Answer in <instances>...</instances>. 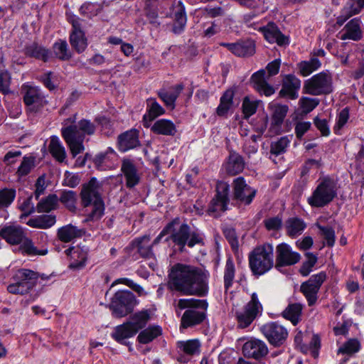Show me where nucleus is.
I'll list each match as a JSON object with an SVG mask.
<instances>
[{"label":"nucleus","mask_w":364,"mask_h":364,"mask_svg":"<svg viewBox=\"0 0 364 364\" xmlns=\"http://www.w3.org/2000/svg\"><path fill=\"white\" fill-rule=\"evenodd\" d=\"M360 349V343L356 338H350L343 343L338 350V353L351 355Z\"/></svg>","instance_id":"nucleus-51"},{"label":"nucleus","mask_w":364,"mask_h":364,"mask_svg":"<svg viewBox=\"0 0 364 364\" xmlns=\"http://www.w3.org/2000/svg\"><path fill=\"white\" fill-rule=\"evenodd\" d=\"M258 107V103L256 101H252L249 97H245L242 102V112L245 119L249 118L253 115Z\"/></svg>","instance_id":"nucleus-57"},{"label":"nucleus","mask_w":364,"mask_h":364,"mask_svg":"<svg viewBox=\"0 0 364 364\" xmlns=\"http://www.w3.org/2000/svg\"><path fill=\"white\" fill-rule=\"evenodd\" d=\"M235 275V264L232 258L229 257L226 260L225 267L224 269V288L225 291H228L232 287L234 282Z\"/></svg>","instance_id":"nucleus-46"},{"label":"nucleus","mask_w":364,"mask_h":364,"mask_svg":"<svg viewBox=\"0 0 364 364\" xmlns=\"http://www.w3.org/2000/svg\"><path fill=\"white\" fill-rule=\"evenodd\" d=\"M56 222L55 216L53 215H41L31 218L27 225L31 228L39 229H48L52 227Z\"/></svg>","instance_id":"nucleus-42"},{"label":"nucleus","mask_w":364,"mask_h":364,"mask_svg":"<svg viewBox=\"0 0 364 364\" xmlns=\"http://www.w3.org/2000/svg\"><path fill=\"white\" fill-rule=\"evenodd\" d=\"M264 225L267 230H279L282 225V220L279 216H275L265 219Z\"/></svg>","instance_id":"nucleus-62"},{"label":"nucleus","mask_w":364,"mask_h":364,"mask_svg":"<svg viewBox=\"0 0 364 364\" xmlns=\"http://www.w3.org/2000/svg\"><path fill=\"white\" fill-rule=\"evenodd\" d=\"M25 54L28 57L42 60L44 62H46L50 57L49 50L36 43H33L25 48Z\"/></svg>","instance_id":"nucleus-43"},{"label":"nucleus","mask_w":364,"mask_h":364,"mask_svg":"<svg viewBox=\"0 0 364 364\" xmlns=\"http://www.w3.org/2000/svg\"><path fill=\"white\" fill-rule=\"evenodd\" d=\"M303 306L299 303L289 304L282 311V316L296 326L301 320Z\"/></svg>","instance_id":"nucleus-41"},{"label":"nucleus","mask_w":364,"mask_h":364,"mask_svg":"<svg viewBox=\"0 0 364 364\" xmlns=\"http://www.w3.org/2000/svg\"><path fill=\"white\" fill-rule=\"evenodd\" d=\"M245 168L243 158L236 152H231L225 164L226 172L232 176L241 173Z\"/></svg>","instance_id":"nucleus-33"},{"label":"nucleus","mask_w":364,"mask_h":364,"mask_svg":"<svg viewBox=\"0 0 364 364\" xmlns=\"http://www.w3.org/2000/svg\"><path fill=\"white\" fill-rule=\"evenodd\" d=\"M99 186L96 179H91L81 191L82 203L84 207L92 205L87 220H98L104 215L105 205L99 193Z\"/></svg>","instance_id":"nucleus-6"},{"label":"nucleus","mask_w":364,"mask_h":364,"mask_svg":"<svg viewBox=\"0 0 364 364\" xmlns=\"http://www.w3.org/2000/svg\"><path fill=\"white\" fill-rule=\"evenodd\" d=\"M223 234L229 242L231 247L232 249H237L238 247V240L235 229L232 228H226L223 230Z\"/></svg>","instance_id":"nucleus-64"},{"label":"nucleus","mask_w":364,"mask_h":364,"mask_svg":"<svg viewBox=\"0 0 364 364\" xmlns=\"http://www.w3.org/2000/svg\"><path fill=\"white\" fill-rule=\"evenodd\" d=\"M210 274L205 268L191 264H174L169 274L170 285L186 296L203 297L209 291Z\"/></svg>","instance_id":"nucleus-1"},{"label":"nucleus","mask_w":364,"mask_h":364,"mask_svg":"<svg viewBox=\"0 0 364 364\" xmlns=\"http://www.w3.org/2000/svg\"><path fill=\"white\" fill-rule=\"evenodd\" d=\"M95 129L94 123L85 119L76 123L74 116L63 121L61 134L73 157L84 151L85 136L94 134Z\"/></svg>","instance_id":"nucleus-3"},{"label":"nucleus","mask_w":364,"mask_h":364,"mask_svg":"<svg viewBox=\"0 0 364 364\" xmlns=\"http://www.w3.org/2000/svg\"><path fill=\"white\" fill-rule=\"evenodd\" d=\"M144 9L149 23L159 26L160 23L157 21L158 0H145Z\"/></svg>","instance_id":"nucleus-49"},{"label":"nucleus","mask_w":364,"mask_h":364,"mask_svg":"<svg viewBox=\"0 0 364 364\" xmlns=\"http://www.w3.org/2000/svg\"><path fill=\"white\" fill-rule=\"evenodd\" d=\"M301 87V80L294 75L289 74L284 76L282 89L279 92L281 97L296 100L299 97L298 92Z\"/></svg>","instance_id":"nucleus-22"},{"label":"nucleus","mask_w":364,"mask_h":364,"mask_svg":"<svg viewBox=\"0 0 364 364\" xmlns=\"http://www.w3.org/2000/svg\"><path fill=\"white\" fill-rule=\"evenodd\" d=\"M232 200L240 204L250 205L256 195V190L247 184L243 177L235 178L232 183Z\"/></svg>","instance_id":"nucleus-18"},{"label":"nucleus","mask_w":364,"mask_h":364,"mask_svg":"<svg viewBox=\"0 0 364 364\" xmlns=\"http://www.w3.org/2000/svg\"><path fill=\"white\" fill-rule=\"evenodd\" d=\"M249 267L252 275L259 277L270 271L274 267V247L264 242L257 245L248 255Z\"/></svg>","instance_id":"nucleus-4"},{"label":"nucleus","mask_w":364,"mask_h":364,"mask_svg":"<svg viewBox=\"0 0 364 364\" xmlns=\"http://www.w3.org/2000/svg\"><path fill=\"white\" fill-rule=\"evenodd\" d=\"M333 90V77L328 71H323L304 81L303 92L311 95H326Z\"/></svg>","instance_id":"nucleus-9"},{"label":"nucleus","mask_w":364,"mask_h":364,"mask_svg":"<svg viewBox=\"0 0 364 364\" xmlns=\"http://www.w3.org/2000/svg\"><path fill=\"white\" fill-rule=\"evenodd\" d=\"M153 314L154 311L151 309H143L138 311V330L146 326Z\"/></svg>","instance_id":"nucleus-63"},{"label":"nucleus","mask_w":364,"mask_h":364,"mask_svg":"<svg viewBox=\"0 0 364 364\" xmlns=\"http://www.w3.org/2000/svg\"><path fill=\"white\" fill-rule=\"evenodd\" d=\"M260 332L269 343L275 348L283 346L289 336L287 328L278 321H270L264 323L260 327Z\"/></svg>","instance_id":"nucleus-13"},{"label":"nucleus","mask_w":364,"mask_h":364,"mask_svg":"<svg viewBox=\"0 0 364 364\" xmlns=\"http://www.w3.org/2000/svg\"><path fill=\"white\" fill-rule=\"evenodd\" d=\"M80 12L85 17L91 18L98 14V6L93 3H85L81 6Z\"/></svg>","instance_id":"nucleus-60"},{"label":"nucleus","mask_w":364,"mask_h":364,"mask_svg":"<svg viewBox=\"0 0 364 364\" xmlns=\"http://www.w3.org/2000/svg\"><path fill=\"white\" fill-rule=\"evenodd\" d=\"M35 166V158L33 156H25L21 163L18 170L17 175L19 177L28 175Z\"/></svg>","instance_id":"nucleus-55"},{"label":"nucleus","mask_w":364,"mask_h":364,"mask_svg":"<svg viewBox=\"0 0 364 364\" xmlns=\"http://www.w3.org/2000/svg\"><path fill=\"white\" fill-rule=\"evenodd\" d=\"M258 31L270 43H276L279 46H286L290 43L289 38L284 35L274 22H269L266 26L259 27Z\"/></svg>","instance_id":"nucleus-19"},{"label":"nucleus","mask_w":364,"mask_h":364,"mask_svg":"<svg viewBox=\"0 0 364 364\" xmlns=\"http://www.w3.org/2000/svg\"><path fill=\"white\" fill-rule=\"evenodd\" d=\"M230 186L225 181H218L216 184V193L210 200L207 212L213 217H218L227 210L229 203Z\"/></svg>","instance_id":"nucleus-14"},{"label":"nucleus","mask_w":364,"mask_h":364,"mask_svg":"<svg viewBox=\"0 0 364 364\" xmlns=\"http://www.w3.org/2000/svg\"><path fill=\"white\" fill-rule=\"evenodd\" d=\"M0 235L11 245H21L26 236L23 230L18 226H8L2 228Z\"/></svg>","instance_id":"nucleus-30"},{"label":"nucleus","mask_w":364,"mask_h":364,"mask_svg":"<svg viewBox=\"0 0 364 364\" xmlns=\"http://www.w3.org/2000/svg\"><path fill=\"white\" fill-rule=\"evenodd\" d=\"M50 152L58 161L63 162L66 157L65 147L56 136H53L49 145Z\"/></svg>","instance_id":"nucleus-47"},{"label":"nucleus","mask_w":364,"mask_h":364,"mask_svg":"<svg viewBox=\"0 0 364 364\" xmlns=\"http://www.w3.org/2000/svg\"><path fill=\"white\" fill-rule=\"evenodd\" d=\"M235 91L228 89L224 92L220 100V104L216 109V113L220 117L225 116L233 105Z\"/></svg>","instance_id":"nucleus-40"},{"label":"nucleus","mask_w":364,"mask_h":364,"mask_svg":"<svg viewBox=\"0 0 364 364\" xmlns=\"http://www.w3.org/2000/svg\"><path fill=\"white\" fill-rule=\"evenodd\" d=\"M289 140L287 136L281 137L276 142L271 144L270 152L274 155H279L286 151L287 147L289 144Z\"/></svg>","instance_id":"nucleus-59"},{"label":"nucleus","mask_w":364,"mask_h":364,"mask_svg":"<svg viewBox=\"0 0 364 364\" xmlns=\"http://www.w3.org/2000/svg\"><path fill=\"white\" fill-rule=\"evenodd\" d=\"M269 108L272 111V122L269 132L272 134H278L282 124L289 111V107L279 103H271Z\"/></svg>","instance_id":"nucleus-24"},{"label":"nucleus","mask_w":364,"mask_h":364,"mask_svg":"<svg viewBox=\"0 0 364 364\" xmlns=\"http://www.w3.org/2000/svg\"><path fill=\"white\" fill-rule=\"evenodd\" d=\"M321 65V63L317 58H311L309 60H303L297 64L299 73L304 77L309 75Z\"/></svg>","instance_id":"nucleus-44"},{"label":"nucleus","mask_w":364,"mask_h":364,"mask_svg":"<svg viewBox=\"0 0 364 364\" xmlns=\"http://www.w3.org/2000/svg\"><path fill=\"white\" fill-rule=\"evenodd\" d=\"M53 53L56 58L61 60H68L71 58V53L68 49L65 41L55 42L53 46Z\"/></svg>","instance_id":"nucleus-50"},{"label":"nucleus","mask_w":364,"mask_h":364,"mask_svg":"<svg viewBox=\"0 0 364 364\" xmlns=\"http://www.w3.org/2000/svg\"><path fill=\"white\" fill-rule=\"evenodd\" d=\"M72 257L74 261L69 264V267L73 269H81L85 264L87 258V250L78 247L73 251Z\"/></svg>","instance_id":"nucleus-48"},{"label":"nucleus","mask_w":364,"mask_h":364,"mask_svg":"<svg viewBox=\"0 0 364 364\" xmlns=\"http://www.w3.org/2000/svg\"><path fill=\"white\" fill-rule=\"evenodd\" d=\"M138 254L143 258L150 260L146 262L144 264H141V267H145L147 264L151 269H154L156 265L154 254L151 250V243L149 236H144L141 239H138Z\"/></svg>","instance_id":"nucleus-27"},{"label":"nucleus","mask_w":364,"mask_h":364,"mask_svg":"<svg viewBox=\"0 0 364 364\" xmlns=\"http://www.w3.org/2000/svg\"><path fill=\"white\" fill-rule=\"evenodd\" d=\"M208 306L206 300L196 299H180L176 308L187 309L181 317V327L187 328L201 323L206 317L205 311Z\"/></svg>","instance_id":"nucleus-5"},{"label":"nucleus","mask_w":364,"mask_h":364,"mask_svg":"<svg viewBox=\"0 0 364 364\" xmlns=\"http://www.w3.org/2000/svg\"><path fill=\"white\" fill-rule=\"evenodd\" d=\"M60 202L63 203L70 210H73L75 208L76 194L74 191H63L60 194Z\"/></svg>","instance_id":"nucleus-58"},{"label":"nucleus","mask_w":364,"mask_h":364,"mask_svg":"<svg viewBox=\"0 0 364 364\" xmlns=\"http://www.w3.org/2000/svg\"><path fill=\"white\" fill-rule=\"evenodd\" d=\"M148 113L144 116V125L150 126V122L165 113V109L154 99L147 101Z\"/></svg>","instance_id":"nucleus-39"},{"label":"nucleus","mask_w":364,"mask_h":364,"mask_svg":"<svg viewBox=\"0 0 364 364\" xmlns=\"http://www.w3.org/2000/svg\"><path fill=\"white\" fill-rule=\"evenodd\" d=\"M318 229L321 232L326 242V245L328 247H333L335 243V231L331 227H325L322 225H318Z\"/></svg>","instance_id":"nucleus-61"},{"label":"nucleus","mask_w":364,"mask_h":364,"mask_svg":"<svg viewBox=\"0 0 364 364\" xmlns=\"http://www.w3.org/2000/svg\"><path fill=\"white\" fill-rule=\"evenodd\" d=\"M336 196V183L333 179L326 177L318 183L307 201L313 208H323L333 201Z\"/></svg>","instance_id":"nucleus-7"},{"label":"nucleus","mask_w":364,"mask_h":364,"mask_svg":"<svg viewBox=\"0 0 364 364\" xmlns=\"http://www.w3.org/2000/svg\"><path fill=\"white\" fill-rule=\"evenodd\" d=\"M136 333V318L133 316L130 321L116 326L112 333V337L117 342L125 343V340L133 337Z\"/></svg>","instance_id":"nucleus-23"},{"label":"nucleus","mask_w":364,"mask_h":364,"mask_svg":"<svg viewBox=\"0 0 364 364\" xmlns=\"http://www.w3.org/2000/svg\"><path fill=\"white\" fill-rule=\"evenodd\" d=\"M85 233L83 229H80L71 224L61 227L58 230V239L63 242H70L75 238L82 237Z\"/></svg>","instance_id":"nucleus-32"},{"label":"nucleus","mask_w":364,"mask_h":364,"mask_svg":"<svg viewBox=\"0 0 364 364\" xmlns=\"http://www.w3.org/2000/svg\"><path fill=\"white\" fill-rule=\"evenodd\" d=\"M121 170L126 179V185L132 188L136 184V168L134 163L130 159H124Z\"/></svg>","instance_id":"nucleus-35"},{"label":"nucleus","mask_w":364,"mask_h":364,"mask_svg":"<svg viewBox=\"0 0 364 364\" xmlns=\"http://www.w3.org/2000/svg\"><path fill=\"white\" fill-rule=\"evenodd\" d=\"M73 31L70 36V43L77 52H83L87 46V41L81 29V22L79 18L72 19Z\"/></svg>","instance_id":"nucleus-21"},{"label":"nucleus","mask_w":364,"mask_h":364,"mask_svg":"<svg viewBox=\"0 0 364 364\" xmlns=\"http://www.w3.org/2000/svg\"><path fill=\"white\" fill-rule=\"evenodd\" d=\"M172 18H173V33L176 35L182 33L186 28L187 17L185 6L181 1H178L173 5Z\"/></svg>","instance_id":"nucleus-25"},{"label":"nucleus","mask_w":364,"mask_h":364,"mask_svg":"<svg viewBox=\"0 0 364 364\" xmlns=\"http://www.w3.org/2000/svg\"><path fill=\"white\" fill-rule=\"evenodd\" d=\"M38 273L27 269H18L14 276V282L7 287L9 293L26 294L36 285Z\"/></svg>","instance_id":"nucleus-11"},{"label":"nucleus","mask_w":364,"mask_h":364,"mask_svg":"<svg viewBox=\"0 0 364 364\" xmlns=\"http://www.w3.org/2000/svg\"><path fill=\"white\" fill-rule=\"evenodd\" d=\"M319 104V100L308 97H302L299 100V105L304 114H308L314 110Z\"/></svg>","instance_id":"nucleus-56"},{"label":"nucleus","mask_w":364,"mask_h":364,"mask_svg":"<svg viewBox=\"0 0 364 364\" xmlns=\"http://www.w3.org/2000/svg\"><path fill=\"white\" fill-rule=\"evenodd\" d=\"M23 102L29 112H37L47 103L41 90L38 87L28 85L22 86Z\"/></svg>","instance_id":"nucleus-16"},{"label":"nucleus","mask_w":364,"mask_h":364,"mask_svg":"<svg viewBox=\"0 0 364 364\" xmlns=\"http://www.w3.org/2000/svg\"><path fill=\"white\" fill-rule=\"evenodd\" d=\"M162 334V328L158 325L149 326L138 334V343L149 344Z\"/></svg>","instance_id":"nucleus-36"},{"label":"nucleus","mask_w":364,"mask_h":364,"mask_svg":"<svg viewBox=\"0 0 364 364\" xmlns=\"http://www.w3.org/2000/svg\"><path fill=\"white\" fill-rule=\"evenodd\" d=\"M305 256L306 257L307 260L303 262L299 269V273L303 277H307L311 273L313 267L318 260L317 257L311 252H306Z\"/></svg>","instance_id":"nucleus-54"},{"label":"nucleus","mask_w":364,"mask_h":364,"mask_svg":"<svg viewBox=\"0 0 364 364\" xmlns=\"http://www.w3.org/2000/svg\"><path fill=\"white\" fill-rule=\"evenodd\" d=\"M16 198V190L3 188L0 190V209L8 208Z\"/></svg>","instance_id":"nucleus-52"},{"label":"nucleus","mask_w":364,"mask_h":364,"mask_svg":"<svg viewBox=\"0 0 364 364\" xmlns=\"http://www.w3.org/2000/svg\"><path fill=\"white\" fill-rule=\"evenodd\" d=\"M275 268L290 267L298 263L301 259L299 252L293 251L291 247L285 242H282L276 246L275 249Z\"/></svg>","instance_id":"nucleus-17"},{"label":"nucleus","mask_w":364,"mask_h":364,"mask_svg":"<svg viewBox=\"0 0 364 364\" xmlns=\"http://www.w3.org/2000/svg\"><path fill=\"white\" fill-rule=\"evenodd\" d=\"M280 64L281 60L275 59L267 64L266 67L267 75L266 71L262 69L252 75L253 87L259 94L269 97L275 92L274 88L268 83V80L279 73Z\"/></svg>","instance_id":"nucleus-8"},{"label":"nucleus","mask_w":364,"mask_h":364,"mask_svg":"<svg viewBox=\"0 0 364 364\" xmlns=\"http://www.w3.org/2000/svg\"><path fill=\"white\" fill-rule=\"evenodd\" d=\"M262 305L258 299L257 294L256 293L252 294L250 301L244 306L242 309L236 311L235 317L237 327L246 328L250 326L255 318L262 314Z\"/></svg>","instance_id":"nucleus-12"},{"label":"nucleus","mask_w":364,"mask_h":364,"mask_svg":"<svg viewBox=\"0 0 364 364\" xmlns=\"http://www.w3.org/2000/svg\"><path fill=\"white\" fill-rule=\"evenodd\" d=\"M58 205V196L55 194H50L39 201L36 206V211L38 213H49L56 209Z\"/></svg>","instance_id":"nucleus-45"},{"label":"nucleus","mask_w":364,"mask_h":364,"mask_svg":"<svg viewBox=\"0 0 364 364\" xmlns=\"http://www.w3.org/2000/svg\"><path fill=\"white\" fill-rule=\"evenodd\" d=\"M306 224L305 222L297 217L290 218L285 222L287 234L290 237H296L301 235L305 230Z\"/></svg>","instance_id":"nucleus-37"},{"label":"nucleus","mask_w":364,"mask_h":364,"mask_svg":"<svg viewBox=\"0 0 364 364\" xmlns=\"http://www.w3.org/2000/svg\"><path fill=\"white\" fill-rule=\"evenodd\" d=\"M136 304V298L132 292L120 290L112 297L109 308L114 318H123L133 311Z\"/></svg>","instance_id":"nucleus-10"},{"label":"nucleus","mask_w":364,"mask_h":364,"mask_svg":"<svg viewBox=\"0 0 364 364\" xmlns=\"http://www.w3.org/2000/svg\"><path fill=\"white\" fill-rule=\"evenodd\" d=\"M183 89L184 85L180 83L172 86L170 91L165 89L160 90L158 92V96L167 107L173 109L176 107V101Z\"/></svg>","instance_id":"nucleus-28"},{"label":"nucleus","mask_w":364,"mask_h":364,"mask_svg":"<svg viewBox=\"0 0 364 364\" xmlns=\"http://www.w3.org/2000/svg\"><path fill=\"white\" fill-rule=\"evenodd\" d=\"M221 45L239 57H249L255 53V44L252 40L241 41L235 43H224Z\"/></svg>","instance_id":"nucleus-26"},{"label":"nucleus","mask_w":364,"mask_h":364,"mask_svg":"<svg viewBox=\"0 0 364 364\" xmlns=\"http://www.w3.org/2000/svg\"><path fill=\"white\" fill-rule=\"evenodd\" d=\"M361 21L359 18L351 19L343 28L341 36V40H353L355 41L362 38V31L360 28Z\"/></svg>","instance_id":"nucleus-29"},{"label":"nucleus","mask_w":364,"mask_h":364,"mask_svg":"<svg viewBox=\"0 0 364 364\" xmlns=\"http://www.w3.org/2000/svg\"><path fill=\"white\" fill-rule=\"evenodd\" d=\"M117 146L120 151L126 152L136 146V130L132 129L118 136Z\"/></svg>","instance_id":"nucleus-31"},{"label":"nucleus","mask_w":364,"mask_h":364,"mask_svg":"<svg viewBox=\"0 0 364 364\" xmlns=\"http://www.w3.org/2000/svg\"><path fill=\"white\" fill-rule=\"evenodd\" d=\"M326 277V273L321 272L311 275L307 281L301 283L300 291L305 296L309 306H312L316 303L318 297V293Z\"/></svg>","instance_id":"nucleus-15"},{"label":"nucleus","mask_w":364,"mask_h":364,"mask_svg":"<svg viewBox=\"0 0 364 364\" xmlns=\"http://www.w3.org/2000/svg\"><path fill=\"white\" fill-rule=\"evenodd\" d=\"M200 346V345L198 340H189L178 343V347L185 353L191 355L198 353Z\"/></svg>","instance_id":"nucleus-53"},{"label":"nucleus","mask_w":364,"mask_h":364,"mask_svg":"<svg viewBox=\"0 0 364 364\" xmlns=\"http://www.w3.org/2000/svg\"><path fill=\"white\" fill-rule=\"evenodd\" d=\"M168 235L166 241L171 240L180 252L186 247L193 248L196 245H204V235L198 228L191 227L185 220L176 217L168 222L156 237L154 242H159L165 235Z\"/></svg>","instance_id":"nucleus-2"},{"label":"nucleus","mask_w":364,"mask_h":364,"mask_svg":"<svg viewBox=\"0 0 364 364\" xmlns=\"http://www.w3.org/2000/svg\"><path fill=\"white\" fill-rule=\"evenodd\" d=\"M18 251L28 257L43 256L48 253L47 249H39L33 242L26 237L18 247Z\"/></svg>","instance_id":"nucleus-38"},{"label":"nucleus","mask_w":364,"mask_h":364,"mask_svg":"<svg viewBox=\"0 0 364 364\" xmlns=\"http://www.w3.org/2000/svg\"><path fill=\"white\" fill-rule=\"evenodd\" d=\"M151 130L156 134L174 136L177 132L176 125L168 119H161L156 121Z\"/></svg>","instance_id":"nucleus-34"},{"label":"nucleus","mask_w":364,"mask_h":364,"mask_svg":"<svg viewBox=\"0 0 364 364\" xmlns=\"http://www.w3.org/2000/svg\"><path fill=\"white\" fill-rule=\"evenodd\" d=\"M269 350L266 343L259 339H251L242 346L243 355L247 358L259 360L268 354Z\"/></svg>","instance_id":"nucleus-20"}]
</instances>
